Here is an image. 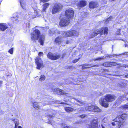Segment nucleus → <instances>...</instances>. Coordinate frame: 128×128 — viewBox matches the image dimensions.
Wrapping results in <instances>:
<instances>
[{
	"label": "nucleus",
	"instance_id": "25",
	"mask_svg": "<svg viewBox=\"0 0 128 128\" xmlns=\"http://www.w3.org/2000/svg\"><path fill=\"white\" fill-rule=\"evenodd\" d=\"M76 100L77 102H78L77 104L78 105L82 106L84 105V104L83 102H82L80 100H78L77 99H76Z\"/></svg>",
	"mask_w": 128,
	"mask_h": 128
},
{
	"label": "nucleus",
	"instance_id": "19",
	"mask_svg": "<svg viewBox=\"0 0 128 128\" xmlns=\"http://www.w3.org/2000/svg\"><path fill=\"white\" fill-rule=\"evenodd\" d=\"M86 2L84 0H82L79 2L78 4V6L80 7H83L86 4Z\"/></svg>",
	"mask_w": 128,
	"mask_h": 128
},
{
	"label": "nucleus",
	"instance_id": "45",
	"mask_svg": "<svg viewBox=\"0 0 128 128\" xmlns=\"http://www.w3.org/2000/svg\"><path fill=\"white\" fill-rule=\"evenodd\" d=\"M118 32L116 34L117 35H119L120 34V30H118Z\"/></svg>",
	"mask_w": 128,
	"mask_h": 128
},
{
	"label": "nucleus",
	"instance_id": "41",
	"mask_svg": "<svg viewBox=\"0 0 128 128\" xmlns=\"http://www.w3.org/2000/svg\"><path fill=\"white\" fill-rule=\"evenodd\" d=\"M79 116L82 118H84L85 116V115L84 114H83L81 115H80Z\"/></svg>",
	"mask_w": 128,
	"mask_h": 128
},
{
	"label": "nucleus",
	"instance_id": "54",
	"mask_svg": "<svg viewBox=\"0 0 128 128\" xmlns=\"http://www.w3.org/2000/svg\"><path fill=\"white\" fill-rule=\"evenodd\" d=\"M64 54H63V55L62 56V58H64Z\"/></svg>",
	"mask_w": 128,
	"mask_h": 128
},
{
	"label": "nucleus",
	"instance_id": "27",
	"mask_svg": "<svg viewBox=\"0 0 128 128\" xmlns=\"http://www.w3.org/2000/svg\"><path fill=\"white\" fill-rule=\"evenodd\" d=\"M45 77L44 75H42L41 76L40 78L39 79V80L40 81H43L45 80Z\"/></svg>",
	"mask_w": 128,
	"mask_h": 128
},
{
	"label": "nucleus",
	"instance_id": "52",
	"mask_svg": "<svg viewBox=\"0 0 128 128\" xmlns=\"http://www.w3.org/2000/svg\"><path fill=\"white\" fill-rule=\"evenodd\" d=\"M63 128H69L67 126H66L64 127Z\"/></svg>",
	"mask_w": 128,
	"mask_h": 128
},
{
	"label": "nucleus",
	"instance_id": "8",
	"mask_svg": "<svg viewBox=\"0 0 128 128\" xmlns=\"http://www.w3.org/2000/svg\"><path fill=\"white\" fill-rule=\"evenodd\" d=\"M35 63L37 65L36 68L38 70H40L44 66L43 62L41 58L37 57L35 59Z\"/></svg>",
	"mask_w": 128,
	"mask_h": 128
},
{
	"label": "nucleus",
	"instance_id": "46",
	"mask_svg": "<svg viewBox=\"0 0 128 128\" xmlns=\"http://www.w3.org/2000/svg\"><path fill=\"white\" fill-rule=\"evenodd\" d=\"M63 40V39H62V43H61V44H62H62H64V43H66V42H63V40Z\"/></svg>",
	"mask_w": 128,
	"mask_h": 128
},
{
	"label": "nucleus",
	"instance_id": "15",
	"mask_svg": "<svg viewBox=\"0 0 128 128\" xmlns=\"http://www.w3.org/2000/svg\"><path fill=\"white\" fill-rule=\"evenodd\" d=\"M98 4L96 2H91L90 3L89 6L90 8H94L98 6Z\"/></svg>",
	"mask_w": 128,
	"mask_h": 128
},
{
	"label": "nucleus",
	"instance_id": "56",
	"mask_svg": "<svg viewBox=\"0 0 128 128\" xmlns=\"http://www.w3.org/2000/svg\"><path fill=\"white\" fill-rule=\"evenodd\" d=\"M45 20V21H46V20Z\"/></svg>",
	"mask_w": 128,
	"mask_h": 128
},
{
	"label": "nucleus",
	"instance_id": "16",
	"mask_svg": "<svg viewBox=\"0 0 128 128\" xmlns=\"http://www.w3.org/2000/svg\"><path fill=\"white\" fill-rule=\"evenodd\" d=\"M8 28V26L5 24H0V29L2 31H4Z\"/></svg>",
	"mask_w": 128,
	"mask_h": 128
},
{
	"label": "nucleus",
	"instance_id": "7",
	"mask_svg": "<svg viewBox=\"0 0 128 128\" xmlns=\"http://www.w3.org/2000/svg\"><path fill=\"white\" fill-rule=\"evenodd\" d=\"M78 34L76 30H72L68 32H64L63 33L62 36L64 37H67L74 36H77Z\"/></svg>",
	"mask_w": 128,
	"mask_h": 128
},
{
	"label": "nucleus",
	"instance_id": "43",
	"mask_svg": "<svg viewBox=\"0 0 128 128\" xmlns=\"http://www.w3.org/2000/svg\"><path fill=\"white\" fill-rule=\"evenodd\" d=\"M119 123L118 124V128H121V126L122 125V124H121L122 123H120V122H119Z\"/></svg>",
	"mask_w": 128,
	"mask_h": 128
},
{
	"label": "nucleus",
	"instance_id": "51",
	"mask_svg": "<svg viewBox=\"0 0 128 128\" xmlns=\"http://www.w3.org/2000/svg\"><path fill=\"white\" fill-rule=\"evenodd\" d=\"M124 54H128V52H126L124 53Z\"/></svg>",
	"mask_w": 128,
	"mask_h": 128
},
{
	"label": "nucleus",
	"instance_id": "28",
	"mask_svg": "<svg viewBox=\"0 0 128 128\" xmlns=\"http://www.w3.org/2000/svg\"><path fill=\"white\" fill-rule=\"evenodd\" d=\"M103 122L107 123L108 122V120L107 118H104L102 120Z\"/></svg>",
	"mask_w": 128,
	"mask_h": 128
},
{
	"label": "nucleus",
	"instance_id": "47",
	"mask_svg": "<svg viewBox=\"0 0 128 128\" xmlns=\"http://www.w3.org/2000/svg\"><path fill=\"white\" fill-rule=\"evenodd\" d=\"M118 86H119V87L122 88L123 87L122 86V85H121L120 84H119L118 85Z\"/></svg>",
	"mask_w": 128,
	"mask_h": 128
},
{
	"label": "nucleus",
	"instance_id": "12",
	"mask_svg": "<svg viewBox=\"0 0 128 128\" xmlns=\"http://www.w3.org/2000/svg\"><path fill=\"white\" fill-rule=\"evenodd\" d=\"M89 128H98V120L94 119L89 126Z\"/></svg>",
	"mask_w": 128,
	"mask_h": 128
},
{
	"label": "nucleus",
	"instance_id": "10",
	"mask_svg": "<svg viewBox=\"0 0 128 128\" xmlns=\"http://www.w3.org/2000/svg\"><path fill=\"white\" fill-rule=\"evenodd\" d=\"M74 12L70 9L66 10L65 12V15L68 19L72 18L74 16Z\"/></svg>",
	"mask_w": 128,
	"mask_h": 128
},
{
	"label": "nucleus",
	"instance_id": "57",
	"mask_svg": "<svg viewBox=\"0 0 128 128\" xmlns=\"http://www.w3.org/2000/svg\"><path fill=\"white\" fill-rule=\"evenodd\" d=\"M46 28H44V30H45V29H46Z\"/></svg>",
	"mask_w": 128,
	"mask_h": 128
},
{
	"label": "nucleus",
	"instance_id": "13",
	"mask_svg": "<svg viewBox=\"0 0 128 128\" xmlns=\"http://www.w3.org/2000/svg\"><path fill=\"white\" fill-rule=\"evenodd\" d=\"M119 64L116 62H107L104 63L103 65L106 67H109L115 66Z\"/></svg>",
	"mask_w": 128,
	"mask_h": 128
},
{
	"label": "nucleus",
	"instance_id": "44",
	"mask_svg": "<svg viewBox=\"0 0 128 128\" xmlns=\"http://www.w3.org/2000/svg\"><path fill=\"white\" fill-rule=\"evenodd\" d=\"M118 56V55L116 54H113L112 55V56L113 57H114L115 56Z\"/></svg>",
	"mask_w": 128,
	"mask_h": 128
},
{
	"label": "nucleus",
	"instance_id": "5",
	"mask_svg": "<svg viewBox=\"0 0 128 128\" xmlns=\"http://www.w3.org/2000/svg\"><path fill=\"white\" fill-rule=\"evenodd\" d=\"M62 6L60 4H55L52 10V14H55L60 11L62 8Z\"/></svg>",
	"mask_w": 128,
	"mask_h": 128
},
{
	"label": "nucleus",
	"instance_id": "37",
	"mask_svg": "<svg viewBox=\"0 0 128 128\" xmlns=\"http://www.w3.org/2000/svg\"><path fill=\"white\" fill-rule=\"evenodd\" d=\"M49 0H40V3L41 2H44Z\"/></svg>",
	"mask_w": 128,
	"mask_h": 128
},
{
	"label": "nucleus",
	"instance_id": "20",
	"mask_svg": "<svg viewBox=\"0 0 128 128\" xmlns=\"http://www.w3.org/2000/svg\"><path fill=\"white\" fill-rule=\"evenodd\" d=\"M62 37H57L55 40V42L56 43H58V44H61L62 43Z\"/></svg>",
	"mask_w": 128,
	"mask_h": 128
},
{
	"label": "nucleus",
	"instance_id": "18",
	"mask_svg": "<svg viewBox=\"0 0 128 128\" xmlns=\"http://www.w3.org/2000/svg\"><path fill=\"white\" fill-rule=\"evenodd\" d=\"M32 104L34 108H35V109H38L40 108V103L38 104V103L36 102H33Z\"/></svg>",
	"mask_w": 128,
	"mask_h": 128
},
{
	"label": "nucleus",
	"instance_id": "21",
	"mask_svg": "<svg viewBox=\"0 0 128 128\" xmlns=\"http://www.w3.org/2000/svg\"><path fill=\"white\" fill-rule=\"evenodd\" d=\"M65 110L68 112H70L75 110V109L69 107H67L65 108Z\"/></svg>",
	"mask_w": 128,
	"mask_h": 128
},
{
	"label": "nucleus",
	"instance_id": "34",
	"mask_svg": "<svg viewBox=\"0 0 128 128\" xmlns=\"http://www.w3.org/2000/svg\"><path fill=\"white\" fill-rule=\"evenodd\" d=\"M123 108L124 109H126L128 108V105H125L122 106Z\"/></svg>",
	"mask_w": 128,
	"mask_h": 128
},
{
	"label": "nucleus",
	"instance_id": "30",
	"mask_svg": "<svg viewBox=\"0 0 128 128\" xmlns=\"http://www.w3.org/2000/svg\"><path fill=\"white\" fill-rule=\"evenodd\" d=\"M55 32L54 31V30H52V29L50 30L49 31V33L50 35H52V34L54 33Z\"/></svg>",
	"mask_w": 128,
	"mask_h": 128
},
{
	"label": "nucleus",
	"instance_id": "33",
	"mask_svg": "<svg viewBox=\"0 0 128 128\" xmlns=\"http://www.w3.org/2000/svg\"><path fill=\"white\" fill-rule=\"evenodd\" d=\"M19 124V123L18 122H16L15 123V126L14 128H18V126Z\"/></svg>",
	"mask_w": 128,
	"mask_h": 128
},
{
	"label": "nucleus",
	"instance_id": "61",
	"mask_svg": "<svg viewBox=\"0 0 128 128\" xmlns=\"http://www.w3.org/2000/svg\"><path fill=\"white\" fill-rule=\"evenodd\" d=\"M127 94H128V93H127Z\"/></svg>",
	"mask_w": 128,
	"mask_h": 128
},
{
	"label": "nucleus",
	"instance_id": "59",
	"mask_svg": "<svg viewBox=\"0 0 128 128\" xmlns=\"http://www.w3.org/2000/svg\"><path fill=\"white\" fill-rule=\"evenodd\" d=\"M46 28H48V27H46Z\"/></svg>",
	"mask_w": 128,
	"mask_h": 128
},
{
	"label": "nucleus",
	"instance_id": "11",
	"mask_svg": "<svg viewBox=\"0 0 128 128\" xmlns=\"http://www.w3.org/2000/svg\"><path fill=\"white\" fill-rule=\"evenodd\" d=\"M47 56L49 59L53 60H56L60 57V56L59 55H55L51 52H49Z\"/></svg>",
	"mask_w": 128,
	"mask_h": 128
},
{
	"label": "nucleus",
	"instance_id": "60",
	"mask_svg": "<svg viewBox=\"0 0 128 128\" xmlns=\"http://www.w3.org/2000/svg\"><path fill=\"white\" fill-rule=\"evenodd\" d=\"M16 20H17L16 19Z\"/></svg>",
	"mask_w": 128,
	"mask_h": 128
},
{
	"label": "nucleus",
	"instance_id": "14",
	"mask_svg": "<svg viewBox=\"0 0 128 128\" xmlns=\"http://www.w3.org/2000/svg\"><path fill=\"white\" fill-rule=\"evenodd\" d=\"M39 42L41 45L43 46L45 40V36L44 35H40L39 37Z\"/></svg>",
	"mask_w": 128,
	"mask_h": 128
},
{
	"label": "nucleus",
	"instance_id": "48",
	"mask_svg": "<svg viewBox=\"0 0 128 128\" xmlns=\"http://www.w3.org/2000/svg\"><path fill=\"white\" fill-rule=\"evenodd\" d=\"M125 77L126 78H128V74L126 75L125 76Z\"/></svg>",
	"mask_w": 128,
	"mask_h": 128
},
{
	"label": "nucleus",
	"instance_id": "17",
	"mask_svg": "<svg viewBox=\"0 0 128 128\" xmlns=\"http://www.w3.org/2000/svg\"><path fill=\"white\" fill-rule=\"evenodd\" d=\"M125 95H122L120 96L118 100L116 101V103L118 104H120V103L122 102L124 100L123 98L126 97Z\"/></svg>",
	"mask_w": 128,
	"mask_h": 128
},
{
	"label": "nucleus",
	"instance_id": "6",
	"mask_svg": "<svg viewBox=\"0 0 128 128\" xmlns=\"http://www.w3.org/2000/svg\"><path fill=\"white\" fill-rule=\"evenodd\" d=\"M127 116V115L126 114H123L114 119V121L118 122H120V123H123L124 122L125 120L126 119Z\"/></svg>",
	"mask_w": 128,
	"mask_h": 128
},
{
	"label": "nucleus",
	"instance_id": "1",
	"mask_svg": "<svg viewBox=\"0 0 128 128\" xmlns=\"http://www.w3.org/2000/svg\"><path fill=\"white\" fill-rule=\"evenodd\" d=\"M116 98V96L113 95L106 94L104 98H102L100 99V103L102 106L107 108L108 106V102L113 101Z\"/></svg>",
	"mask_w": 128,
	"mask_h": 128
},
{
	"label": "nucleus",
	"instance_id": "49",
	"mask_svg": "<svg viewBox=\"0 0 128 128\" xmlns=\"http://www.w3.org/2000/svg\"><path fill=\"white\" fill-rule=\"evenodd\" d=\"M125 47H127L128 48V45L126 44L125 45Z\"/></svg>",
	"mask_w": 128,
	"mask_h": 128
},
{
	"label": "nucleus",
	"instance_id": "42",
	"mask_svg": "<svg viewBox=\"0 0 128 128\" xmlns=\"http://www.w3.org/2000/svg\"><path fill=\"white\" fill-rule=\"evenodd\" d=\"M117 123V122H112V124L113 126H115Z\"/></svg>",
	"mask_w": 128,
	"mask_h": 128
},
{
	"label": "nucleus",
	"instance_id": "9",
	"mask_svg": "<svg viewBox=\"0 0 128 128\" xmlns=\"http://www.w3.org/2000/svg\"><path fill=\"white\" fill-rule=\"evenodd\" d=\"M70 22V21L69 19L65 18H63L60 20L59 25L62 27L66 26Z\"/></svg>",
	"mask_w": 128,
	"mask_h": 128
},
{
	"label": "nucleus",
	"instance_id": "24",
	"mask_svg": "<svg viewBox=\"0 0 128 128\" xmlns=\"http://www.w3.org/2000/svg\"><path fill=\"white\" fill-rule=\"evenodd\" d=\"M49 4L48 3H46L43 4V6L42 11L44 12L46 8H47L49 6Z\"/></svg>",
	"mask_w": 128,
	"mask_h": 128
},
{
	"label": "nucleus",
	"instance_id": "35",
	"mask_svg": "<svg viewBox=\"0 0 128 128\" xmlns=\"http://www.w3.org/2000/svg\"><path fill=\"white\" fill-rule=\"evenodd\" d=\"M79 59H80V58H78V59H75L74 60H73L72 61V62H74V63L78 61Z\"/></svg>",
	"mask_w": 128,
	"mask_h": 128
},
{
	"label": "nucleus",
	"instance_id": "55",
	"mask_svg": "<svg viewBox=\"0 0 128 128\" xmlns=\"http://www.w3.org/2000/svg\"><path fill=\"white\" fill-rule=\"evenodd\" d=\"M127 100L128 101V98H127Z\"/></svg>",
	"mask_w": 128,
	"mask_h": 128
},
{
	"label": "nucleus",
	"instance_id": "2",
	"mask_svg": "<svg viewBox=\"0 0 128 128\" xmlns=\"http://www.w3.org/2000/svg\"><path fill=\"white\" fill-rule=\"evenodd\" d=\"M108 29L107 28H104L97 30L95 31L92 30L90 33L91 38H92L96 36L98 34H100V36L104 37L105 36L108 34Z\"/></svg>",
	"mask_w": 128,
	"mask_h": 128
},
{
	"label": "nucleus",
	"instance_id": "3",
	"mask_svg": "<svg viewBox=\"0 0 128 128\" xmlns=\"http://www.w3.org/2000/svg\"><path fill=\"white\" fill-rule=\"evenodd\" d=\"M86 110L87 111H94L96 112H99L101 111V110L98 107L94 106H92L88 107H86L84 109L82 108L80 111H84Z\"/></svg>",
	"mask_w": 128,
	"mask_h": 128
},
{
	"label": "nucleus",
	"instance_id": "58",
	"mask_svg": "<svg viewBox=\"0 0 128 128\" xmlns=\"http://www.w3.org/2000/svg\"><path fill=\"white\" fill-rule=\"evenodd\" d=\"M117 124V123L116 124Z\"/></svg>",
	"mask_w": 128,
	"mask_h": 128
},
{
	"label": "nucleus",
	"instance_id": "40",
	"mask_svg": "<svg viewBox=\"0 0 128 128\" xmlns=\"http://www.w3.org/2000/svg\"><path fill=\"white\" fill-rule=\"evenodd\" d=\"M102 58H103L102 57H101V58H96V59H95L94 60L95 61H96V60H100L102 59Z\"/></svg>",
	"mask_w": 128,
	"mask_h": 128
},
{
	"label": "nucleus",
	"instance_id": "36",
	"mask_svg": "<svg viewBox=\"0 0 128 128\" xmlns=\"http://www.w3.org/2000/svg\"><path fill=\"white\" fill-rule=\"evenodd\" d=\"M33 14H34L33 13H32V14H31V15L32 14V16H30V14H29L31 18H35V17L34 16H33Z\"/></svg>",
	"mask_w": 128,
	"mask_h": 128
},
{
	"label": "nucleus",
	"instance_id": "23",
	"mask_svg": "<svg viewBox=\"0 0 128 128\" xmlns=\"http://www.w3.org/2000/svg\"><path fill=\"white\" fill-rule=\"evenodd\" d=\"M54 90V91H56V90H57V92L58 93H59V94H64L63 91L62 90L59 88H58L57 89H54V90Z\"/></svg>",
	"mask_w": 128,
	"mask_h": 128
},
{
	"label": "nucleus",
	"instance_id": "22",
	"mask_svg": "<svg viewBox=\"0 0 128 128\" xmlns=\"http://www.w3.org/2000/svg\"><path fill=\"white\" fill-rule=\"evenodd\" d=\"M21 6L22 8L24 9L25 8V2L24 0H21L20 2Z\"/></svg>",
	"mask_w": 128,
	"mask_h": 128
},
{
	"label": "nucleus",
	"instance_id": "53",
	"mask_svg": "<svg viewBox=\"0 0 128 128\" xmlns=\"http://www.w3.org/2000/svg\"><path fill=\"white\" fill-rule=\"evenodd\" d=\"M18 128H22L20 126H18Z\"/></svg>",
	"mask_w": 128,
	"mask_h": 128
},
{
	"label": "nucleus",
	"instance_id": "32",
	"mask_svg": "<svg viewBox=\"0 0 128 128\" xmlns=\"http://www.w3.org/2000/svg\"><path fill=\"white\" fill-rule=\"evenodd\" d=\"M112 16H110L108 18L106 21V22H108L110 20H111L112 19Z\"/></svg>",
	"mask_w": 128,
	"mask_h": 128
},
{
	"label": "nucleus",
	"instance_id": "4",
	"mask_svg": "<svg viewBox=\"0 0 128 128\" xmlns=\"http://www.w3.org/2000/svg\"><path fill=\"white\" fill-rule=\"evenodd\" d=\"M33 31L32 33L31 39L33 40H38L40 36V32L39 30L36 29L35 28L33 29Z\"/></svg>",
	"mask_w": 128,
	"mask_h": 128
},
{
	"label": "nucleus",
	"instance_id": "29",
	"mask_svg": "<svg viewBox=\"0 0 128 128\" xmlns=\"http://www.w3.org/2000/svg\"><path fill=\"white\" fill-rule=\"evenodd\" d=\"M64 41L66 43H64V44H62V46H65L66 44H68L69 43V42L68 40H64L63 42Z\"/></svg>",
	"mask_w": 128,
	"mask_h": 128
},
{
	"label": "nucleus",
	"instance_id": "31",
	"mask_svg": "<svg viewBox=\"0 0 128 128\" xmlns=\"http://www.w3.org/2000/svg\"><path fill=\"white\" fill-rule=\"evenodd\" d=\"M13 48H11L10 49L9 51L8 52L10 53L11 54H12L13 53Z\"/></svg>",
	"mask_w": 128,
	"mask_h": 128
},
{
	"label": "nucleus",
	"instance_id": "50",
	"mask_svg": "<svg viewBox=\"0 0 128 128\" xmlns=\"http://www.w3.org/2000/svg\"><path fill=\"white\" fill-rule=\"evenodd\" d=\"M2 81H0V85H1V84H2Z\"/></svg>",
	"mask_w": 128,
	"mask_h": 128
},
{
	"label": "nucleus",
	"instance_id": "39",
	"mask_svg": "<svg viewBox=\"0 0 128 128\" xmlns=\"http://www.w3.org/2000/svg\"><path fill=\"white\" fill-rule=\"evenodd\" d=\"M104 124H102V128H107V127L106 126V125L104 126Z\"/></svg>",
	"mask_w": 128,
	"mask_h": 128
},
{
	"label": "nucleus",
	"instance_id": "38",
	"mask_svg": "<svg viewBox=\"0 0 128 128\" xmlns=\"http://www.w3.org/2000/svg\"><path fill=\"white\" fill-rule=\"evenodd\" d=\"M43 53L42 52H40L38 54V56H43Z\"/></svg>",
	"mask_w": 128,
	"mask_h": 128
},
{
	"label": "nucleus",
	"instance_id": "26",
	"mask_svg": "<svg viewBox=\"0 0 128 128\" xmlns=\"http://www.w3.org/2000/svg\"><path fill=\"white\" fill-rule=\"evenodd\" d=\"M85 66H82V69H84L86 68L92 66L91 64H85Z\"/></svg>",
	"mask_w": 128,
	"mask_h": 128
}]
</instances>
